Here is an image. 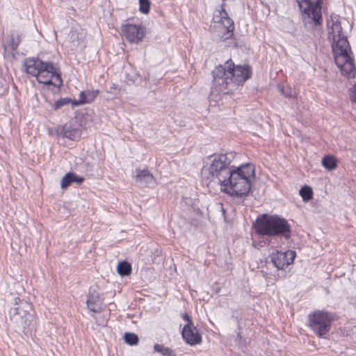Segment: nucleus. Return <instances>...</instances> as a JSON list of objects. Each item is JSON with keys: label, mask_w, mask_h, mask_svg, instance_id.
<instances>
[{"label": "nucleus", "mask_w": 356, "mask_h": 356, "mask_svg": "<svg viewBox=\"0 0 356 356\" xmlns=\"http://www.w3.org/2000/svg\"><path fill=\"white\" fill-rule=\"evenodd\" d=\"M299 193L305 202L309 201L312 198L313 191L310 186H305L302 187Z\"/></svg>", "instance_id": "obj_22"}, {"label": "nucleus", "mask_w": 356, "mask_h": 356, "mask_svg": "<svg viewBox=\"0 0 356 356\" xmlns=\"http://www.w3.org/2000/svg\"><path fill=\"white\" fill-rule=\"evenodd\" d=\"M213 85L219 92L231 88L232 85L243 84L250 78L252 72L248 65L234 66L232 61L228 60L224 65L217 66L212 72Z\"/></svg>", "instance_id": "obj_3"}, {"label": "nucleus", "mask_w": 356, "mask_h": 356, "mask_svg": "<svg viewBox=\"0 0 356 356\" xmlns=\"http://www.w3.org/2000/svg\"><path fill=\"white\" fill-rule=\"evenodd\" d=\"M122 32L126 39L132 43L140 42L144 37L143 28L139 25L127 24L121 27Z\"/></svg>", "instance_id": "obj_10"}, {"label": "nucleus", "mask_w": 356, "mask_h": 356, "mask_svg": "<svg viewBox=\"0 0 356 356\" xmlns=\"http://www.w3.org/2000/svg\"><path fill=\"white\" fill-rule=\"evenodd\" d=\"M295 257L296 252L293 250L277 251L272 253L270 260L278 270H284L293 262Z\"/></svg>", "instance_id": "obj_9"}, {"label": "nucleus", "mask_w": 356, "mask_h": 356, "mask_svg": "<svg viewBox=\"0 0 356 356\" xmlns=\"http://www.w3.org/2000/svg\"><path fill=\"white\" fill-rule=\"evenodd\" d=\"M124 340L126 343L133 346L138 343V337L134 333L127 332L124 334Z\"/></svg>", "instance_id": "obj_24"}, {"label": "nucleus", "mask_w": 356, "mask_h": 356, "mask_svg": "<svg viewBox=\"0 0 356 356\" xmlns=\"http://www.w3.org/2000/svg\"><path fill=\"white\" fill-rule=\"evenodd\" d=\"M98 90H86L79 93V99L73 102V106L89 104L97 96Z\"/></svg>", "instance_id": "obj_14"}, {"label": "nucleus", "mask_w": 356, "mask_h": 356, "mask_svg": "<svg viewBox=\"0 0 356 356\" xmlns=\"http://www.w3.org/2000/svg\"><path fill=\"white\" fill-rule=\"evenodd\" d=\"M222 24L227 29V33L232 35L234 29L232 20L229 17H224L222 19Z\"/></svg>", "instance_id": "obj_25"}, {"label": "nucleus", "mask_w": 356, "mask_h": 356, "mask_svg": "<svg viewBox=\"0 0 356 356\" xmlns=\"http://www.w3.org/2000/svg\"><path fill=\"white\" fill-rule=\"evenodd\" d=\"M184 319L188 321L186 325H193L192 320L190 318L189 316L187 314L184 315Z\"/></svg>", "instance_id": "obj_29"}, {"label": "nucleus", "mask_w": 356, "mask_h": 356, "mask_svg": "<svg viewBox=\"0 0 356 356\" xmlns=\"http://www.w3.org/2000/svg\"><path fill=\"white\" fill-rule=\"evenodd\" d=\"M154 349L156 352L162 354L163 356H175L172 349L165 347L162 344H155Z\"/></svg>", "instance_id": "obj_21"}, {"label": "nucleus", "mask_w": 356, "mask_h": 356, "mask_svg": "<svg viewBox=\"0 0 356 356\" xmlns=\"http://www.w3.org/2000/svg\"><path fill=\"white\" fill-rule=\"evenodd\" d=\"M17 307L10 311V319L15 327L26 333L32 325L33 315L30 313L32 307L30 303L19 298L15 299Z\"/></svg>", "instance_id": "obj_5"}, {"label": "nucleus", "mask_w": 356, "mask_h": 356, "mask_svg": "<svg viewBox=\"0 0 356 356\" xmlns=\"http://www.w3.org/2000/svg\"><path fill=\"white\" fill-rule=\"evenodd\" d=\"M280 92L287 97H293L295 95V92L290 87H282Z\"/></svg>", "instance_id": "obj_27"}, {"label": "nucleus", "mask_w": 356, "mask_h": 356, "mask_svg": "<svg viewBox=\"0 0 356 356\" xmlns=\"http://www.w3.org/2000/svg\"><path fill=\"white\" fill-rule=\"evenodd\" d=\"M36 79L39 83L44 85L60 86L62 83L60 74L51 63L45 62Z\"/></svg>", "instance_id": "obj_8"}, {"label": "nucleus", "mask_w": 356, "mask_h": 356, "mask_svg": "<svg viewBox=\"0 0 356 356\" xmlns=\"http://www.w3.org/2000/svg\"><path fill=\"white\" fill-rule=\"evenodd\" d=\"M329 35L332 40V47L336 65L343 75L348 78L355 77L356 67L350 56V47L346 35L342 32L341 25L338 19H332Z\"/></svg>", "instance_id": "obj_2"}, {"label": "nucleus", "mask_w": 356, "mask_h": 356, "mask_svg": "<svg viewBox=\"0 0 356 356\" xmlns=\"http://www.w3.org/2000/svg\"><path fill=\"white\" fill-rule=\"evenodd\" d=\"M83 181V177L77 176L74 172H68L61 179L60 187L65 189L73 182L81 184Z\"/></svg>", "instance_id": "obj_16"}, {"label": "nucleus", "mask_w": 356, "mask_h": 356, "mask_svg": "<svg viewBox=\"0 0 356 356\" xmlns=\"http://www.w3.org/2000/svg\"><path fill=\"white\" fill-rule=\"evenodd\" d=\"M256 234L260 237L266 236L265 242L273 243L275 236L288 240L291 235V227L288 221L277 215H263L258 218L254 225Z\"/></svg>", "instance_id": "obj_4"}, {"label": "nucleus", "mask_w": 356, "mask_h": 356, "mask_svg": "<svg viewBox=\"0 0 356 356\" xmlns=\"http://www.w3.org/2000/svg\"><path fill=\"white\" fill-rule=\"evenodd\" d=\"M88 309L93 312H98L100 309V300L99 293L95 290L90 289L88 298L86 301Z\"/></svg>", "instance_id": "obj_15"}, {"label": "nucleus", "mask_w": 356, "mask_h": 356, "mask_svg": "<svg viewBox=\"0 0 356 356\" xmlns=\"http://www.w3.org/2000/svg\"><path fill=\"white\" fill-rule=\"evenodd\" d=\"M63 136L64 137L70 140H76L79 136V131L73 127L71 124H65L63 127Z\"/></svg>", "instance_id": "obj_17"}, {"label": "nucleus", "mask_w": 356, "mask_h": 356, "mask_svg": "<svg viewBox=\"0 0 356 356\" xmlns=\"http://www.w3.org/2000/svg\"><path fill=\"white\" fill-rule=\"evenodd\" d=\"M234 157L233 152L211 157L210 163L202 170V184L212 188L220 186L222 191L232 196H246L255 178V168L251 163H246L234 169L231 163Z\"/></svg>", "instance_id": "obj_1"}, {"label": "nucleus", "mask_w": 356, "mask_h": 356, "mask_svg": "<svg viewBox=\"0 0 356 356\" xmlns=\"http://www.w3.org/2000/svg\"><path fill=\"white\" fill-rule=\"evenodd\" d=\"M20 42L21 37L19 35H17L16 36H15L14 35H11L10 36L8 47L6 45H4V50L6 51L7 48L9 47L12 51H14L17 49Z\"/></svg>", "instance_id": "obj_19"}, {"label": "nucleus", "mask_w": 356, "mask_h": 356, "mask_svg": "<svg viewBox=\"0 0 356 356\" xmlns=\"http://www.w3.org/2000/svg\"><path fill=\"white\" fill-rule=\"evenodd\" d=\"M334 318L332 313L316 310L308 314L307 324L318 337H323L330 332Z\"/></svg>", "instance_id": "obj_6"}, {"label": "nucleus", "mask_w": 356, "mask_h": 356, "mask_svg": "<svg viewBox=\"0 0 356 356\" xmlns=\"http://www.w3.org/2000/svg\"><path fill=\"white\" fill-rule=\"evenodd\" d=\"M135 179L136 183L143 186H149L154 183V177L147 169H136Z\"/></svg>", "instance_id": "obj_13"}, {"label": "nucleus", "mask_w": 356, "mask_h": 356, "mask_svg": "<svg viewBox=\"0 0 356 356\" xmlns=\"http://www.w3.org/2000/svg\"><path fill=\"white\" fill-rule=\"evenodd\" d=\"M351 99L356 102V84L352 88Z\"/></svg>", "instance_id": "obj_28"}, {"label": "nucleus", "mask_w": 356, "mask_h": 356, "mask_svg": "<svg viewBox=\"0 0 356 356\" xmlns=\"http://www.w3.org/2000/svg\"><path fill=\"white\" fill-rule=\"evenodd\" d=\"M182 337L186 342L191 346L198 344L202 341L201 335L193 325H186L184 327Z\"/></svg>", "instance_id": "obj_11"}, {"label": "nucleus", "mask_w": 356, "mask_h": 356, "mask_svg": "<svg viewBox=\"0 0 356 356\" xmlns=\"http://www.w3.org/2000/svg\"><path fill=\"white\" fill-rule=\"evenodd\" d=\"M322 165L325 169L333 170L337 168V160L332 156H325L322 160Z\"/></svg>", "instance_id": "obj_18"}, {"label": "nucleus", "mask_w": 356, "mask_h": 356, "mask_svg": "<svg viewBox=\"0 0 356 356\" xmlns=\"http://www.w3.org/2000/svg\"><path fill=\"white\" fill-rule=\"evenodd\" d=\"M74 102H76V100L72 99L69 97L60 98L54 103L53 108L54 110H58L63 106L67 105L69 104H71L73 106Z\"/></svg>", "instance_id": "obj_23"}, {"label": "nucleus", "mask_w": 356, "mask_h": 356, "mask_svg": "<svg viewBox=\"0 0 356 356\" xmlns=\"http://www.w3.org/2000/svg\"><path fill=\"white\" fill-rule=\"evenodd\" d=\"M131 265L126 261L120 262L118 266V273L121 276H126L131 273Z\"/></svg>", "instance_id": "obj_20"}, {"label": "nucleus", "mask_w": 356, "mask_h": 356, "mask_svg": "<svg viewBox=\"0 0 356 356\" xmlns=\"http://www.w3.org/2000/svg\"><path fill=\"white\" fill-rule=\"evenodd\" d=\"M140 11L144 14H147L149 12L150 2L149 0H139Z\"/></svg>", "instance_id": "obj_26"}, {"label": "nucleus", "mask_w": 356, "mask_h": 356, "mask_svg": "<svg viewBox=\"0 0 356 356\" xmlns=\"http://www.w3.org/2000/svg\"><path fill=\"white\" fill-rule=\"evenodd\" d=\"M297 2L305 23H314L316 26L321 24L323 20L321 12V0H316L315 3L311 0H297Z\"/></svg>", "instance_id": "obj_7"}, {"label": "nucleus", "mask_w": 356, "mask_h": 356, "mask_svg": "<svg viewBox=\"0 0 356 356\" xmlns=\"http://www.w3.org/2000/svg\"><path fill=\"white\" fill-rule=\"evenodd\" d=\"M44 63L38 58H29L25 60L24 67L27 74L36 77Z\"/></svg>", "instance_id": "obj_12"}]
</instances>
